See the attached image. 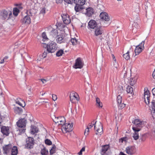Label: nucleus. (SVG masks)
<instances>
[{
  "mask_svg": "<svg viewBox=\"0 0 155 155\" xmlns=\"http://www.w3.org/2000/svg\"><path fill=\"white\" fill-rule=\"evenodd\" d=\"M64 34V31H58L54 29L50 32L49 38L51 40H54L55 38L57 42L61 43L62 42Z\"/></svg>",
  "mask_w": 155,
  "mask_h": 155,
  "instance_id": "f257e3e1",
  "label": "nucleus"
},
{
  "mask_svg": "<svg viewBox=\"0 0 155 155\" xmlns=\"http://www.w3.org/2000/svg\"><path fill=\"white\" fill-rule=\"evenodd\" d=\"M94 125L95 130H96L97 131V132L96 133V134L98 135L99 136H100L101 135V133H102L103 131V127L101 123L100 122H97V121H96L94 124L93 123L92 125V123L90 124L87 128L90 129Z\"/></svg>",
  "mask_w": 155,
  "mask_h": 155,
  "instance_id": "f03ea898",
  "label": "nucleus"
},
{
  "mask_svg": "<svg viewBox=\"0 0 155 155\" xmlns=\"http://www.w3.org/2000/svg\"><path fill=\"white\" fill-rule=\"evenodd\" d=\"M124 92L123 87H121L120 88V90L119 91L118 94L119 95L117 96V102L118 103V107L119 109H122L124 108L125 106V104L124 103H122V98L120 95L122 94H123Z\"/></svg>",
  "mask_w": 155,
  "mask_h": 155,
  "instance_id": "7ed1b4c3",
  "label": "nucleus"
},
{
  "mask_svg": "<svg viewBox=\"0 0 155 155\" xmlns=\"http://www.w3.org/2000/svg\"><path fill=\"white\" fill-rule=\"evenodd\" d=\"M58 46L54 42L52 41L47 46V51L49 53H53L55 52L57 49Z\"/></svg>",
  "mask_w": 155,
  "mask_h": 155,
  "instance_id": "20e7f679",
  "label": "nucleus"
},
{
  "mask_svg": "<svg viewBox=\"0 0 155 155\" xmlns=\"http://www.w3.org/2000/svg\"><path fill=\"white\" fill-rule=\"evenodd\" d=\"M53 119L54 121L56 124H57L58 125H60L62 126L65 122V119L63 117H56L54 116L53 117Z\"/></svg>",
  "mask_w": 155,
  "mask_h": 155,
  "instance_id": "39448f33",
  "label": "nucleus"
},
{
  "mask_svg": "<svg viewBox=\"0 0 155 155\" xmlns=\"http://www.w3.org/2000/svg\"><path fill=\"white\" fill-rule=\"evenodd\" d=\"M72 125L70 124L64 123L62 126L61 130L64 133L71 131L72 130Z\"/></svg>",
  "mask_w": 155,
  "mask_h": 155,
  "instance_id": "423d86ee",
  "label": "nucleus"
},
{
  "mask_svg": "<svg viewBox=\"0 0 155 155\" xmlns=\"http://www.w3.org/2000/svg\"><path fill=\"white\" fill-rule=\"evenodd\" d=\"M132 122L135 124V125L132 127H136L137 128H139L140 130L141 128L143 127L144 125V122L139 119L134 120Z\"/></svg>",
  "mask_w": 155,
  "mask_h": 155,
  "instance_id": "0eeeda50",
  "label": "nucleus"
},
{
  "mask_svg": "<svg viewBox=\"0 0 155 155\" xmlns=\"http://www.w3.org/2000/svg\"><path fill=\"white\" fill-rule=\"evenodd\" d=\"M144 41H143L139 45L136 46L135 50V53L136 55L140 53L142 50L144 48Z\"/></svg>",
  "mask_w": 155,
  "mask_h": 155,
  "instance_id": "6e6552de",
  "label": "nucleus"
},
{
  "mask_svg": "<svg viewBox=\"0 0 155 155\" xmlns=\"http://www.w3.org/2000/svg\"><path fill=\"white\" fill-rule=\"evenodd\" d=\"M85 0H78V12L81 11L84 13V9L86 8L84 6Z\"/></svg>",
  "mask_w": 155,
  "mask_h": 155,
  "instance_id": "1a4fd4ad",
  "label": "nucleus"
},
{
  "mask_svg": "<svg viewBox=\"0 0 155 155\" xmlns=\"http://www.w3.org/2000/svg\"><path fill=\"white\" fill-rule=\"evenodd\" d=\"M2 16L5 19L8 20L12 17V12L9 10H4L2 12Z\"/></svg>",
  "mask_w": 155,
  "mask_h": 155,
  "instance_id": "9d476101",
  "label": "nucleus"
},
{
  "mask_svg": "<svg viewBox=\"0 0 155 155\" xmlns=\"http://www.w3.org/2000/svg\"><path fill=\"white\" fill-rule=\"evenodd\" d=\"M126 153L129 155H133L136 152V149L134 146H128L126 148Z\"/></svg>",
  "mask_w": 155,
  "mask_h": 155,
  "instance_id": "9b49d317",
  "label": "nucleus"
},
{
  "mask_svg": "<svg viewBox=\"0 0 155 155\" xmlns=\"http://www.w3.org/2000/svg\"><path fill=\"white\" fill-rule=\"evenodd\" d=\"M77 96L78 94L77 93L74 92H72L70 94V101L72 103L76 104L78 101Z\"/></svg>",
  "mask_w": 155,
  "mask_h": 155,
  "instance_id": "f8f14e48",
  "label": "nucleus"
},
{
  "mask_svg": "<svg viewBox=\"0 0 155 155\" xmlns=\"http://www.w3.org/2000/svg\"><path fill=\"white\" fill-rule=\"evenodd\" d=\"M100 18L103 20L108 22L110 21V18L108 16V15L107 13L106 12H101L100 15Z\"/></svg>",
  "mask_w": 155,
  "mask_h": 155,
  "instance_id": "ddd939ff",
  "label": "nucleus"
},
{
  "mask_svg": "<svg viewBox=\"0 0 155 155\" xmlns=\"http://www.w3.org/2000/svg\"><path fill=\"white\" fill-rule=\"evenodd\" d=\"M61 16L64 24H68L70 23L71 19L68 14H63L61 15Z\"/></svg>",
  "mask_w": 155,
  "mask_h": 155,
  "instance_id": "4468645a",
  "label": "nucleus"
},
{
  "mask_svg": "<svg viewBox=\"0 0 155 155\" xmlns=\"http://www.w3.org/2000/svg\"><path fill=\"white\" fill-rule=\"evenodd\" d=\"M26 120L25 119H21L19 120L17 122V125L18 127L24 128L25 127Z\"/></svg>",
  "mask_w": 155,
  "mask_h": 155,
  "instance_id": "2eb2a0df",
  "label": "nucleus"
},
{
  "mask_svg": "<svg viewBox=\"0 0 155 155\" xmlns=\"http://www.w3.org/2000/svg\"><path fill=\"white\" fill-rule=\"evenodd\" d=\"M34 144L33 138L31 137H29L28 140L26 141V147L29 148H31L32 147Z\"/></svg>",
  "mask_w": 155,
  "mask_h": 155,
  "instance_id": "dca6fc26",
  "label": "nucleus"
},
{
  "mask_svg": "<svg viewBox=\"0 0 155 155\" xmlns=\"http://www.w3.org/2000/svg\"><path fill=\"white\" fill-rule=\"evenodd\" d=\"M109 146L108 145H106L103 146L101 149V155H108L107 153L108 150L109 149Z\"/></svg>",
  "mask_w": 155,
  "mask_h": 155,
  "instance_id": "f3484780",
  "label": "nucleus"
},
{
  "mask_svg": "<svg viewBox=\"0 0 155 155\" xmlns=\"http://www.w3.org/2000/svg\"><path fill=\"white\" fill-rule=\"evenodd\" d=\"M85 8H86L84 9L86 11L85 12L86 13H85V14L88 17L91 16L94 13V9L91 7L87 8H86V7Z\"/></svg>",
  "mask_w": 155,
  "mask_h": 155,
  "instance_id": "a211bd4d",
  "label": "nucleus"
},
{
  "mask_svg": "<svg viewBox=\"0 0 155 155\" xmlns=\"http://www.w3.org/2000/svg\"><path fill=\"white\" fill-rule=\"evenodd\" d=\"M132 129L134 133V134L133 137L135 140H137L139 138L138 132L140 130L139 128H137L136 127H132Z\"/></svg>",
  "mask_w": 155,
  "mask_h": 155,
  "instance_id": "6ab92c4d",
  "label": "nucleus"
},
{
  "mask_svg": "<svg viewBox=\"0 0 155 155\" xmlns=\"http://www.w3.org/2000/svg\"><path fill=\"white\" fill-rule=\"evenodd\" d=\"M12 146L10 144L4 146L3 147L4 152L5 154L8 153L12 149Z\"/></svg>",
  "mask_w": 155,
  "mask_h": 155,
  "instance_id": "aec40b11",
  "label": "nucleus"
},
{
  "mask_svg": "<svg viewBox=\"0 0 155 155\" xmlns=\"http://www.w3.org/2000/svg\"><path fill=\"white\" fill-rule=\"evenodd\" d=\"M1 132L4 135H8L9 134V127H8L2 126L1 127Z\"/></svg>",
  "mask_w": 155,
  "mask_h": 155,
  "instance_id": "412c9836",
  "label": "nucleus"
},
{
  "mask_svg": "<svg viewBox=\"0 0 155 155\" xmlns=\"http://www.w3.org/2000/svg\"><path fill=\"white\" fill-rule=\"evenodd\" d=\"M103 30L101 27L100 26L97 25L95 31V35L96 36H98L101 35L103 33Z\"/></svg>",
  "mask_w": 155,
  "mask_h": 155,
  "instance_id": "4be33fe9",
  "label": "nucleus"
},
{
  "mask_svg": "<svg viewBox=\"0 0 155 155\" xmlns=\"http://www.w3.org/2000/svg\"><path fill=\"white\" fill-rule=\"evenodd\" d=\"M88 26L89 28H94L97 26L96 21L93 20H91L88 23Z\"/></svg>",
  "mask_w": 155,
  "mask_h": 155,
  "instance_id": "5701e85b",
  "label": "nucleus"
},
{
  "mask_svg": "<svg viewBox=\"0 0 155 155\" xmlns=\"http://www.w3.org/2000/svg\"><path fill=\"white\" fill-rule=\"evenodd\" d=\"M22 22L23 23L26 24H29L31 22V19L30 17L28 15L25 16L22 20Z\"/></svg>",
  "mask_w": 155,
  "mask_h": 155,
  "instance_id": "b1692460",
  "label": "nucleus"
},
{
  "mask_svg": "<svg viewBox=\"0 0 155 155\" xmlns=\"http://www.w3.org/2000/svg\"><path fill=\"white\" fill-rule=\"evenodd\" d=\"M144 99H150V93L149 91L147 89L146 90V89H144Z\"/></svg>",
  "mask_w": 155,
  "mask_h": 155,
  "instance_id": "393cba45",
  "label": "nucleus"
},
{
  "mask_svg": "<svg viewBox=\"0 0 155 155\" xmlns=\"http://www.w3.org/2000/svg\"><path fill=\"white\" fill-rule=\"evenodd\" d=\"M84 65V61L82 58H78V69H81Z\"/></svg>",
  "mask_w": 155,
  "mask_h": 155,
  "instance_id": "a878e982",
  "label": "nucleus"
},
{
  "mask_svg": "<svg viewBox=\"0 0 155 155\" xmlns=\"http://www.w3.org/2000/svg\"><path fill=\"white\" fill-rule=\"evenodd\" d=\"M38 131V128L35 126H31V134H34L35 133H37Z\"/></svg>",
  "mask_w": 155,
  "mask_h": 155,
  "instance_id": "bb28decb",
  "label": "nucleus"
},
{
  "mask_svg": "<svg viewBox=\"0 0 155 155\" xmlns=\"http://www.w3.org/2000/svg\"><path fill=\"white\" fill-rule=\"evenodd\" d=\"M133 89L130 86H128L127 87L126 91L128 94L131 95V96H133L134 95V93L133 92Z\"/></svg>",
  "mask_w": 155,
  "mask_h": 155,
  "instance_id": "cd10ccee",
  "label": "nucleus"
},
{
  "mask_svg": "<svg viewBox=\"0 0 155 155\" xmlns=\"http://www.w3.org/2000/svg\"><path fill=\"white\" fill-rule=\"evenodd\" d=\"M16 103L18 104L22 107H24L25 105V102L19 98L16 101Z\"/></svg>",
  "mask_w": 155,
  "mask_h": 155,
  "instance_id": "c85d7f7f",
  "label": "nucleus"
},
{
  "mask_svg": "<svg viewBox=\"0 0 155 155\" xmlns=\"http://www.w3.org/2000/svg\"><path fill=\"white\" fill-rule=\"evenodd\" d=\"M35 10L34 9H30L28 10L26 12V13L29 17L32 16L35 13Z\"/></svg>",
  "mask_w": 155,
  "mask_h": 155,
  "instance_id": "c756f323",
  "label": "nucleus"
},
{
  "mask_svg": "<svg viewBox=\"0 0 155 155\" xmlns=\"http://www.w3.org/2000/svg\"><path fill=\"white\" fill-rule=\"evenodd\" d=\"M96 105L99 108L102 107V104L101 102L100 99L98 97L96 98Z\"/></svg>",
  "mask_w": 155,
  "mask_h": 155,
  "instance_id": "7c9ffc66",
  "label": "nucleus"
},
{
  "mask_svg": "<svg viewBox=\"0 0 155 155\" xmlns=\"http://www.w3.org/2000/svg\"><path fill=\"white\" fill-rule=\"evenodd\" d=\"M14 111L16 114H20L22 112V110L21 108L15 107L14 108Z\"/></svg>",
  "mask_w": 155,
  "mask_h": 155,
  "instance_id": "2f4dec72",
  "label": "nucleus"
},
{
  "mask_svg": "<svg viewBox=\"0 0 155 155\" xmlns=\"http://www.w3.org/2000/svg\"><path fill=\"white\" fill-rule=\"evenodd\" d=\"M151 108L152 110H151V113H155V100H153L151 102Z\"/></svg>",
  "mask_w": 155,
  "mask_h": 155,
  "instance_id": "473e14b6",
  "label": "nucleus"
},
{
  "mask_svg": "<svg viewBox=\"0 0 155 155\" xmlns=\"http://www.w3.org/2000/svg\"><path fill=\"white\" fill-rule=\"evenodd\" d=\"M133 32L135 33L137 31V29L138 28V24L137 23H134L133 25Z\"/></svg>",
  "mask_w": 155,
  "mask_h": 155,
  "instance_id": "72a5a7b5",
  "label": "nucleus"
},
{
  "mask_svg": "<svg viewBox=\"0 0 155 155\" xmlns=\"http://www.w3.org/2000/svg\"><path fill=\"white\" fill-rule=\"evenodd\" d=\"M18 153V150L16 147H14L12 149V155H16Z\"/></svg>",
  "mask_w": 155,
  "mask_h": 155,
  "instance_id": "f704fd0d",
  "label": "nucleus"
},
{
  "mask_svg": "<svg viewBox=\"0 0 155 155\" xmlns=\"http://www.w3.org/2000/svg\"><path fill=\"white\" fill-rule=\"evenodd\" d=\"M13 12L14 15L15 16H16L18 15V13L19 12V10L17 8H13Z\"/></svg>",
  "mask_w": 155,
  "mask_h": 155,
  "instance_id": "c9c22d12",
  "label": "nucleus"
},
{
  "mask_svg": "<svg viewBox=\"0 0 155 155\" xmlns=\"http://www.w3.org/2000/svg\"><path fill=\"white\" fill-rule=\"evenodd\" d=\"M136 79L135 77L131 78L130 79V85L133 86L136 82Z\"/></svg>",
  "mask_w": 155,
  "mask_h": 155,
  "instance_id": "e433bc0d",
  "label": "nucleus"
},
{
  "mask_svg": "<svg viewBox=\"0 0 155 155\" xmlns=\"http://www.w3.org/2000/svg\"><path fill=\"white\" fill-rule=\"evenodd\" d=\"M130 52L128 51L127 52L123 54V57L126 60H129L130 59V56L129 55Z\"/></svg>",
  "mask_w": 155,
  "mask_h": 155,
  "instance_id": "4c0bfd02",
  "label": "nucleus"
},
{
  "mask_svg": "<svg viewBox=\"0 0 155 155\" xmlns=\"http://www.w3.org/2000/svg\"><path fill=\"white\" fill-rule=\"evenodd\" d=\"M41 153L42 155H47L48 151L45 148H44L41 150Z\"/></svg>",
  "mask_w": 155,
  "mask_h": 155,
  "instance_id": "58836bf2",
  "label": "nucleus"
},
{
  "mask_svg": "<svg viewBox=\"0 0 155 155\" xmlns=\"http://www.w3.org/2000/svg\"><path fill=\"white\" fill-rule=\"evenodd\" d=\"M64 51L63 50H58L56 53V56L57 57H60L63 54Z\"/></svg>",
  "mask_w": 155,
  "mask_h": 155,
  "instance_id": "ea45409f",
  "label": "nucleus"
},
{
  "mask_svg": "<svg viewBox=\"0 0 155 155\" xmlns=\"http://www.w3.org/2000/svg\"><path fill=\"white\" fill-rule=\"evenodd\" d=\"M56 149V147L54 145L52 149L50 150V153L51 154H52L54 153L55 152Z\"/></svg>",
  "mask_w": 155,
  "mask_h": 155,
  "instance_id": "a19ab883",
  "label": "nucleus"
},
{
  "mask_svg": "<svg viewBox=\"0 0 155 155\" xmlns=\"http://www.w3.org/2000/svg\"><path fill=\"white\" fill-rule=\"evenodd\" d=\"M42 37L43 38L42 41L44 42L46 41H47L48 38H47V36L45 32H43L42 34Z\"/></svg>",
  "mask_w": 155,
  "mask_h": 155,
  "instance_id": "79ce46f5",
  "label": "nucleus"
},
{
  "mask_svg": "<svg viewBox=\"0 0 155 155\" xmlns=\"http://www.w3.org/2000/svg\"><path fill=\"white\" fill-rule=\"evenodd\" d=\"M58 108V107L57 104L56 103H55L53 106L52 110L53 111H56Z\"/></svg>",
  "mask_w": 155,
  "mask_h": 155,
  "instance_id": "37998d69",
  "label": "nucleus"
},
{
  "mask_svg": "<svg viewBox=\"0 0 155 155\" xmlns=\"http://www.w3.org/2000/svg\"><path fill=\"white\" fill-rule=\"evenodd\" d=\"M73 45H76L77 43V40L75 38H72L70 41Z\"/></svg>",
  "mask_w": 155,
  "mask_h": 155,
  "instance_id": "c03bdc74",
  "label": "nucleus"
},
{
  "mask_svg": "<svg viewBox=\"0 0 155 155\" xmlns=\"http://www.w3.org/2000/svg\"><path fill=\"white\" fill-rule=\"evenodd\" d=\"M45 143L48 145H50L52 144L51 141L49 139H47L45 140Z\"/></svg>",
  "mask_w": 155,
  "mask_h": 155,
  "instance_id": "a18cd8bd",
  "label": "nucleus"
},
{
  "mask_svg": "<svg viewBox=\"0 0 155 155\" xmlns=\"http://www.w3.org/2000/svg\"><path fill=\"white\" fill-rule=\"evenodd\" d=\"M72 67L75 69L78 68V58L76 59L75 62L72 66Z\"/></svg>",
  "mask_w": 155,
  "mask_h": 155,
  "instance_id": "49530a36",
  "label": "nucleus"
},
{
  "mask_svg": "<svg viewBox=\"0 0 155 155\" xmlns=\"http://www.w3.org/2000/svg\"><path fill=\"white\" fill-rule=\"evenodd\" d=\"M77 0H74V4L75 5L74 9L76 11V12H78V7L77 6V5H78Z\"/></svg>",
  "mask_w": 155,
  "mask_h": 155,
  "instance_id": "de8ad7c7",
  "label": "nucleus"
},
{
  "mask_svg": "<svg viewBox=\"0 0 155 155\" xmlns=\"http://www.w3.org/2000/svg\"><path fill=\"white\" fill-rule=\"evenodd\" d=\"M64 1L68 4L72 3L73 4H74V0H64Z\"/></svg>",
  "mask_w": 155,
  "mask_h": 155,
  "instance_id": "09e8293b",
  "label": "nucleus"
},
{
  "mask_svg": "<svg viewBox=\"0 0 155 155\" xmlns=\"http://www.w3.org/2000/svg\"><path fill=\"white\" fill-rule=\"evenodd\" d=\"M47 51H45L42 54V55L41 56L43 58H45L46 57L47 53H48V52H47Z\"/></svg>",
  "mask_w": 155,
  "mask_h": 155,
  "instance_id": "8fccbe9b",
  "label": "nucleus"
},
{
  "mask_svg": "<svg viewBox=\"0 0 155 155\" xmlns=\"http://www.w3.org/2000/svg\"><path fill=\"white\" fill-rule=\"evenodd\" d=\"M102 66V64H101L100 66L97 64L96 65V68L97 70V71H99V72H100V71L101 70V68Z\"/></svg>",
  "mask_w": 155,
  "mask_h": 155,
  "instance_id": "3c124183",
  "label": "nucleus"
},
{
  "mask_svg": "<svg viewBox=\"0 0 155 155\" xmlns=\"http://www.w3.org/2000/svg\"><path fill=\"white\" fill-rule=\"evenodd\" d=\"M45 13V9L44 8H42L40 13V14H42L43 15Z\"/></svg>",
  "mask_w": 155,
  "mask_h": 155,
  "instance_id": "603ef678",
  "label": "nucleus"
},
{
  "mask_svg": "<svg viewBox=\"0 0 155 155\" xmlns=\"http://www.w3.org/2000/svg\"><path fill=\"white\" fill-rule=\"evenodd\" d=\"M85 150V147H83L80 150V152L78 153V154L79 155H81L82 154V152L83 151H84Z\"/></svg>",
  "mask_w": 155,
  "mask_h": 155,
  "instance_id": "864d4df0",
  "label": "nucleus"
},
{
  "mask_svg": "<svg viewBox=\"0 0 155 155\" xmlns=\"http://www.w3.org/2000/svg\"><path fill=\"white\" fill-rule=\"evenodd\" d=\"M89 129L88 128H87V127L86 128V129L85 130L84 132V134L86 136L88 134V133L89 131Z\"/></svg>",
  "mask_w": 155,
  "mask_h": 155,
  "instance_id": "5fc2aeb1",
  "label": "nucleus"
},
{
  "mask_svg": "<svg viewBox=\"0 0 155 155\" xmlns=\"http://www.w3.org/2000/svg\"><path fill=\"white\" fill-rule=\"evenodd\" d=\"M20 52L21 53V56L23 58L25 57V56H23V52H24V54H25L26 55H27V53L25 51L23 52V51H22V49H21V50H20Z\"/></svg>",
  "mask_w": 155,
  "mask_h": 155,
  "instance_id": "6e6d98bb",
  "label": "nucleus"
},
{
  "mask_svg": "<svg viewBox=\"0 0 155 155\" xmlns=\"http://www.w3.org/2000/svg\"><path fill=\"white\" fill-rule=\"evenodd\" d=\"M52 99L54 101H55L57 100V96L55 94H53L52 95Z\"/></svg>",
  "mask_w": 155,
  "mask_h": 155,
  "instance_id": "4d7b16f0",
  "label": "nucleus"
},
{
  "mask_svg": "<svg viewBox=\"0 0 155 155\" xmlns=\"http://www.w3.org/2000/svg\"><path fill=\"white\" fill-rule=\"evenodd\" d=\"M125 138L124 137L121 138L119 140L120 143H123L124 141H125Z\"/></svg>",
  "mask_w": 155,
  "mask_h": 155,
  "instance_id": "13d9d810",
  "label": "nucleus"
},
{
  "mask_svg": "<svg viewBox=\"0 0 155 155\" xmlns=\"http://www.w3.org/2000/svg\"><path fill=\"white\" fill-rule=\"evenodd\" d=\"M144 101L145 102L147 105H148L149 104L150 99H145V100H144Z\"/></svg>",
  "mask_w": 155,
  "mask_h": 155,
  "instance_id": "bf43d9fd",
  "label": "nucleus"
},
{
  "mask_svg": "<svg viewBox=\"0 0 155 155\" xmlns=\"http://www.w3.org/2000/svg\"><path fill=\"white\" fill-rule=\"evenodd\" d=\"M42 46L45 48H47V46L49 45V44H46L44 43H42Z\"/></svg>",
  "mask_w": 155,
  "mask_h": 155,
  "instance_id": "052dcab7",
  "label": "nucleus"
},
{
  "mask_svg": "<svg viewBox=\"0 0 155 155\" xmlns=\"http://www.w3.org/2000/svg\"><path fill=\"white\" fill-rule=\"evenodd\" d=\"M42 59H43V58L41 57V55H40L37 60V62H38L39 61H40Z\"/></svg>",
  "mask_w": 155,
  "mask_h": 155,
  "instance_id": "680f3d73",
  "label": "nucleus"
},
{
  "mask_svg": "<svg viewBox=\"0 0 155 155\" xmlns=\"http://www.w3.org/2000/svg\"><path fill=\"white\" fill-rule=\"evenodd\" d=\"M40 80H41L43 84H45L47 82V81L45 79H41Z\"/></svg>",
  "mask_w": 155,
  "mask_h": 155,
  "instance_id": "e2e57ef3",
  "label": "nucleus"
},
{
  "mask_svg": "<svg viewBox=\"0 0 155 155\" xmlns=\"http://www.w3.org/2000/svg\"><path fill=\"white\" fill-rule=\"evenodd\" d=\"M152 92L153 95H155V87L152 89Z\"/></svg>",
  "mask_w": 155,
  "mask_h": 155,
  "instance_id": "0e129e2a",
  "label": "nucleus"
},
{
  "mask_svg": "<svg viewBox=\"0 0 155 155\" xmlns=\"http://www.w3.org/2000/svg\"><path fill=\"white\" fill-rule=\"evenodd\" d=\"M56 2L57 3H59L61 2L62 0H56Z\"/></svg>",
  "mask_w": 155,
  "mask_h": 155,
  "instance_id": "69168bd1",
  "label": "nucleus"
},
{
  "mask_svg": "<svg viewBox=\"0 0 155 155\" xmlns=\"http://www.w3.org/2000/svg\"><path fill=\"white\" fill-rule=\"evenodd\" d=\"M152 76L153 78L155 79V70H154V71L153 72Z\"/></svg>",
  "mask_w": 155,
  "mask_h": 155,
  "instance_id": "338daca9",
  "label": "nucleus"
},
{
  "mask_svg": "<svg viewBox=\"0 0 155 155\" xmlns=\"http://www.w3.org/2000/svg\"><path fill=\"white\" fill-rule=\"evenodd\" d=\"M112 57L113 58L114 60V61H116V59L115 58V56L113 54H112Z\"/></svg>",
  "mask_w": 155,
  "mask_h": 155,
  "instance_id": "774afa93",
  "label": "nucleus"
}]
</instances>
